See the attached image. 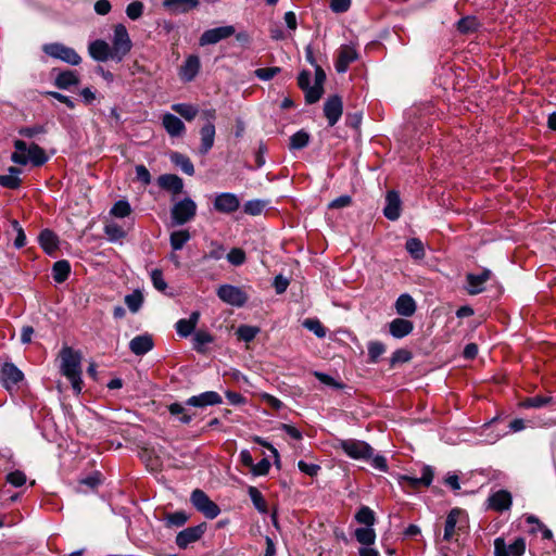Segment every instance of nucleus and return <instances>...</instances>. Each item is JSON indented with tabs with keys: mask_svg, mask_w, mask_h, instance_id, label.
Returning a JSON list of instances; mask_svg holds the SVG:
<instances>
[{
	"mask_svg": "<svg viewBox=\"0 0 556 556\" xmlns=\"http://www.w3.org/2000/svg\"><path fill=\"white\" fill-rule=\"evenodd\" d=\"M61 371L71 381L73 390L79 394L83 388L80 354L72 348L61 350Z\"/></svg>",
	"mask_w": 556,
	"mask_h": 556,
	"instance_id": "1",
	"label": "nucleus"
},
{
	"mask_svg": "<svg viewBox=\"0 0 556 556\" xmlns=\"http://www.w3.org/2000/svg\"><path fill=\"white\" fill-rule=\"evenodd\" d=\"M131 48L132 42L125 25H115L111 48L113 52L112 60L116 62L123 61V59L130 52Z\"/></svg>",
	"mask_w": 556,
	"mask_h": 556,
	"instance_id": "2",
	"label": "nucleus"
},
{
	"mask_svg": "<svg viewBox=\"0 0 556 556\" xmlns=\"http://www.w3.org/2000/svg\"><path fill=\"white\" fill-rule=\"evenodd\" d=\"M197 203L189 197L174 203L170 208L172 223L181 226L192 220L197 215Z\"/></svg>",
	"mask_w": 556,
	"mask_h": 556,
	"instance_id": "3",
	"label": "nucleus"
},
{
	"mask_svg": "<svg viewBox=\"0 0 556 556\" xmlns=\"http://www.w3.org/2000/svg\"><path fill=\"white\" fill-rule=\"evenodd\" d=\"M42 51L48 56L71 65H79L81 63L80 55L73 48L61 42L45 43L42 46Z\"/></svg>",
	"mask_w": 556,
	"mask_h": 556,
	"instance_id": "4",
	"label": "nucleus"
},
{
	"mask_svg": "<svg viewBox=\"0 0 556 556\" xmlns=\"http://www.w3.org/2000/svg\"><path fill=\"white\" fill-rule=\"evenodd\" d=\"M339 446L353 459L369 460L374 454V448L368 443L361 440H340Z\"/></svg>",
	"mask_w": 556,
	"mask_h": 556,
	"instance_id": "5",
	"label": "nucleus"
},
{
	"mask_svg": "<svg viewBox=\"0 0 556 556\" xmlns=\"http://www.w3.org/2000/svg\"><path fill=\"white\" fill-rule=\"evenodd\" d=\"M190 501L194 508L202 513L206 518L214 519L216 518L220 509L216 503H214L204 491L200 489H195L192 491Z\"/></svg>",
	"mask_w": 556,
	"mask_h": 556,
	"instance_id": "6",
	"label": "nucleus"
},
{
	"mask_svg": "<svg viewBox=\"0 0 556 556\" xmlns=\"http://www.w3.org/2000/svg\"><path fill=\"white\" fill-rule=\"evenodd\" d=\"M217 296L223 302L237 307L243 306L248 300L247 294L239 287L231 285H222L217 289Z\"/></svg>",
	"mask_w": 556,
	"mask_h": 556,
	"instance_id": "7",
	"label": "nucleus"
},
{
	"mask_svg": "<svg viewBox=\"0 0 556 556\" xmlns=\"http://www.w3.org/2000/svg\"><path fill=\"white\" fill-rule=\"evenodd\" d=\"M213 207L222 214H232L240 207V199L231 192L217 193L213 201Z\"/></svg>",
	"mask_w": 556,
	"mask_h": 556,
	"instance_id": "8",
	"label": "nucleus"
},
{
	"mask_svg": "<svg viewBox=\"0 0 556 556\" xmlns=\"http://www.w3.org/2000/svg\"><path fill=\"white\" fill-rule=\"evenodd\" d=\"M206 531V523L188 527L176 535V544L179 548H187L191 543L199 541Z\"/></svg>",
	"mask_w": 556,
	"mask_h": 556,
	"instance_id": "9",
	"label": "nucleus"
},
{
	"mask_svg": "<svg viewBox=\"0 0 556 556\" xmlns=\"http://www.w3.org/2000/svg\"><path fill=\"white\" fill-rule=\"evenodd\" d=\"M434 471L433 468L429 465H425L421 469V477H410V476H401L400 483L403 488L418 489L419 486L428 488L433 480Z\"/></svg>",
	"mask_w": 556,
	"mask_h": 556,
	"instance_id": "10",
	"label": "nucleus"
},
{
	"mask_svg": "<svg viewBox=\"0 0 556 556\" xmlns=\"http://www.w3.org/2000/svg\"><path fill=\"white\" fill-rule=\"evenodd\" d=\"M236 29L231 25L220 26L212 29L205 30L200 37V45H215L223 39L229 38L235 35Z\"/></svg>",
	"mask_w": 556,
	"mask_h": 556,
	"instance_id": "11",
	"label": "nucleus"
},
{
	"mask_svg": "<svg viewBox=\"0 0 556 556\" xmlns=\"http://www.w3.org/2000/svg\"><path fill=\"white\" fill-rule=\"evenodd\" d=\"M343 113L342 99L334 94L329 97L324 104V114L330 127L334 126Z\"/></svg>",
	"mask_w": 556,
	"mask_h": 556,
	"instance_id": "12",
	"label": "nucleus"
},
{
	"mask_svg": "<svg viewBox=\"0 0 556 556\" xmlns=\"http://www.w3.org/2000/svg\"><path fill=\"white\" fill-rule=\"evenodd\" d=\"M24 379V374L13 363L7 362L1 367V380L7 390H11Z\"/></svg>",
	"mask_w": 556,
	"mask_h": 556,
	"instance_id": "13",
	"label": "nucleus"
},
{
	"mask_svg": "<svg viewBox=\"0 0 556 556\" xmlns=\"http://www.w3.org/2000/svg\"><path fill=\"white\" fill-rule=\"evenodd\" d=\"M358 54L353 46L343 45L338 50V55L336 60V70L338 73H345L349 68V65L356 61Z\"/></svg>",
	"mask_w": 556,
	"mask_h": 556,
	"instance_id": "14",
	"label": "nucleus"
},
{
	"mask_svg": "<svg viewBox=\"0 0 556 556\" xmlns=\"http://www.w3.org/2000/svg\"><path fill=\"white\" fill-rule=\"evenodd\" d=\"M491 278V270L483 269L479 274H468L466 276V290L469 294H479L484 290L485 282Z\"/></svg>",
	"mask_w": 556,
	"mask_h": 556,
	"instance_id": "15",
	"label": "nucleus"
},
{
	"mask_svg": "<svg viewBox=\"0 0 556 556\" xmlns=\"http://www.w3.org/2000/svg\"><path fill=\"white\" fill-rule=\"evenodd\" d=\"M223 402L222 396L215 391H206L199 395H193L186 401V405L193 407H206L218 405Z\"/></svg>",
	"mask_w": 556,
	"mask_h": 556,
	"instance_id": "16",
	"label": "nucleus"
},
{
	"mask_svg": "<svg viewBox=\"0 0 556 556\" xmlns=\"http://www.w3.org/2000/svg\"><path fill=\"white\" fill-rule=\"evenodd\" d=\"M157 185L161 189L172 192L174 198L180 194L184 189V180L175 174L159 176Z\"/></svg>",
	"mask_w": 556,
	"mask_h": 556,
	"instance_id": "17",
	"label": "nucleus"
},
{
	"mask_svg": "<svg viewBox=\"0 0 556 556\" xmlns=\"http://www.w3.org/2000/svg\"><path fill=\"white\" fill-rule=\"evenodd\" d=\"M401 204L402 202L400 199V194L394 190L388 191L386 195V206L383 208V215L389 220L399 219L401 215Z\"/></svg>",
	"mask_w": 556,
	"mask_h": 556,
	"instance_id": "18",
	"label": "nucleus"
},
{
	"mask_svg": "<svg viewBox=\"0 0 556 556\" xmlns=\"http://www.w3.org/2000/svg\"><path fill=\"white\" fill-rule=\"evenodd\" d=\"M315 83L312 89L307 92V103L313 104L319 101L324 93V83L326 80V73L320 65H315Z\"/></svg>",
	"mask_w": 556,
	"mask_h": 556,
	"instance_id": "19",
	"label": "nucleus"
},
{
	"mask_svg": "<svg viewBox=\"0 0 556 556\" xmlns=\"http://www.w3.org/2000/svg\"><path fill=\"white\" fill-rule=\"evenodd\" d=\"M466 517L465 510L455 507L450 510L446 516L445 525H444V541H451L453 535L456 533V527L460 522V518Z\"/></svg>",
	"mask_w": 556,
	"mask_h": 556,
	"instance_id": "20",
	"label": "nucleus"
},
{
	"mask_svg": "<svg viewBox=\"0 0 556 556\" xmlns=\"http://www.w3.org/2000/svg\"><path fill=\"white\" fill-rule=\"evenodd\" d=\"M88 51L90 56L98 62H105L110 59L112 60V49L104 40L97 39L90 42Z\"/></svg>",
	"mask_w": 556,
	"mask_h": 556,
	"instance_id": "21",
	"label": "nucleus"
},
{
	"mask_svg": "<svg viewBox=\"0 0 556 556\" xmlns=\"http://www.w3.org/2000/svg\"><path fill=\"white\" fill-rule=\"evenodd\" d=\"M201 67L200 59L198 55H189L179 70L181 80L186 83L192 81L198 75Z\"/></svg>",
	"mask_w": 556,
	"mask_h": 556,
	"instance_id": "22",
	"label": "nucleus"
},
{
	"mask_svg": "<svg viewBox=\"0 0 556 556\" xmlns=\"http://www.w3.org/2000/svg\"><path fill=\"white\" fill-rule=\"evenodd\" d=\"M154 346L152 336L149 333L132 338L129 342V350L137 356H142L150 352Z\"/></svg>",
	"mask_w": 556,
	"mask_h": 556,
	"instance_id": "23",
	"label": "nucleus"
},
{
	"mask_svg": "<svg viewBox=\"0 0 556 556\" xmlns=\"http://www.w3.org/2000/svg\"><path fill=\"white\" fill-rule=\"evenodd\" d=\"M488 506L495 511L509 509L511 506V494L506 490L496 491L489 496Z\"/></svg>",
	"mask_w": 556,
	"mask_h": 556,
	"instance_id": "24",
	"label": "nucleus"
},
{
	"mask_svg": "<svg viewBox=\"0 0 556 556\" xmlns=\"http://www.w3.org/2000/svg\"><path fill=\"white\" fill-rule=\"evenodd\" d=\"M162 125L170 137H180L186 131L184 122L172 113H165L163 115Z\"/></svg>",
	"mask_w": 556,
	"mask_h": 556,
	"instance_id": "25",
	"label": "nucleus"
},
{
	"mask_svg": "<svg viewBox=\"0 0 556 556\" xmlns=\"http://www.w3.org/2000/svg\"><path fill=\"white\" fill-rule=\"evenodd\" d=\"M414 329V324L405 318H395L389 324L390 334L396 339L408 336Z\"/></svg>",
	"mask_w": 556,
	"mask_h": 556,
	"instance_id": "26",
	"label": "nucleus"
},
{
	"mask_svg": "<svg viewBox=\"0 0 556 556\" xmlns=\"http://www.w3.org/2000/svg\"><path fill=\"white\" fill-rule=\"evenodd\" d=\"M200 136H201V146L199 148V152L202 155H205L208 153V151L214 146V139H215V126L213 123H206L201 129H200Z\"/></svg>",
	"mask_w": 556,
	"mask_h": 556,
	"instance_id": "27",
	"label": "nucleus"
},
{
	"mask_svg": "<svg viewBox=\"0 0 556 556\" xmlns=\"http://www.w3.org/2000/svg\"><path fill=\"white\" fill-rule=\"evenodd\" d=\"M200 319L199 312H192L189 318L179 319L176 323V331L180 337L187 338L189 337L195 329L198 321Z\"/></svg>",
	"mask_w": 556,
	"mask_h": 556,
	"instance_id": "28",
	"label": "nucleus"
},
{
	"mask_svg": "<svg viewBox=\"0 0 556 556\" xmlns=\"http://www.w3.org/2000/svg\"><path fill=\"white\" fill-rule=\"evenodd\" d=\"M199 0H164L163 7L174 14L187 13L197 8Z\"/></svg>",
	"mask_w": 556,
	"mask_h": 556,
	"instance_id": "29",
	"label": "nucleus"
},
{
	"mask_svg": "<svg viewBox=\"0 0 556 556\" xmlns=\"http://www.w3.org/2000/svg\"><path fill=\"white\" fill-rule=\"evenodd\" d=\"M416 302L407 293L401 294L395 302L396 313L404 317H410L416 312Z\"/></svg>",
	"mask_w": 556,
	"mask_h": 556,
	"instance_id": "30",
	"label": "nucleus"
},
{
	"mask_svg": "<svg viewBox=\"0 0 556 556\" xmlns=\"http://www.w3.org/2000/svg\"><path fill=\"white\" fill-rule=\"evenodd\" d=\"M79 84L78 75L74 71H62L60 72L54 80V85L59 89L67 90L73 86H77Z\"/></svg>",
	"mask_w": 556,
	"mask_h": 556,
	"instance_id": "31",
	"label": "nucleus"
},
{
	"mask_svg": "<svg viewBox=\"0 0 556 556\" xmlns=\"http://www.w3.org/2000/svg\"><path fill=\"white\" fill-rule=\"evenodd\" d=\"M39 243L47 253L52 254L58 249V236L53 231L45 229L39 235Z\"/></svg>",
	"mask_w": 556,
	"mask_h": 556,
	"instance_id": "32",
	"label": "nucleus"
},
{
	"mask_svg": "<svg viewBox=\"0 0 556 556\" xmlns=\"http://www.w3.org/2000/svg\"><path fill=\"white\" fill-rule=\"evenodd\" d=\"M27 159L34 166H41L48 161L45 150L36 143L27 146Z\"/></svg>",
	"mask_w": 556,
	"mask_h": 556,
	"instance_id": "33",
	"label": "nucleus"
},
{
	"mask_svg": "<svg viewBox=\"0 0 556 556\" xmlns=\"http://www.w3.org/2000/svg\"><path fill=\"white\" fill-rule=\"evenodd\" d=\"M170 162L179 167L185 174L192 176L194 174V166L191 162V160L179 152H173L169 155Z\"/></svg>",
	"mask_w": 556,
	"mask_h": 556,
	"instance_id": "34",
	"label": "nucleus"
},
{
	"mask_svg": "<svg viewBox=\"0 0 556 556\" xmlns=\"http://www.w3.org/2000/svg\"><path fill=\"white\" fill-rule=\"evenodd\" d=\"M21 169L17 167H10L9 173L0 175V186L8 189H17L21 186V178L18 177Z\"/></svg>",
	"mask_w": 556,
	"mask_h": 556,
	"instance_id": "35",
	"label": "nucleus"
},
{
	"mask_svg": "<svg viewBox=\"0 0 556 556\" xmlns=\"http://www.w3.org/2000/svg\"><path fill=\"white\" fill-rule=\"evenodd\" d=\"M71 274V265L68 261L61 260L53 264L52 266V277L55 282L62 283L64 282Z\"/></svg>",
	"mask_w": 556,
	"mask_h": 556,
	"instance_id": "36",
	"label": "nucleus"
},
{
	"mask_svg": "<svg viewBox=\"0 0 556 556\" xmlns=\"http://www.w3.org/2000/svg\"><path fill=\"white\" fill-rule=\"evenodd\" d=\"M355 539L363 546H371L376 541V532L372 527H364L355 530Z\"/></svg>",
	"mask_w": 556,
	"mask_h": 556,
	"instance_id": "37",
	"label": "nucleus"
},
{
	"mask_svg": "<svg viewBox=\"0 0 556 556\" xmlns=\"http://www.w3.org/2000/svg\"><path fill=\"white\" fill-rule=\"evenodd\" d=\"M172 110L188 122L194 119L199 113L198 106L190 103H175L172 105Z\"/></svg>",
	"mask_w": 556,
	"mask_h": 556,
	"instance_id": "38",
	"label": "nucleus"
},
{
	"mask_svg": "<svg viewBox=\"0 0 556 556\" xmlns=\"http://www.w3.org/2000/svg\"><path fill=\"white\" fill-rule=\"evenodd\" d=\"M189 519V516L182 511L178 510L175 513H167L165 514L163 521L167 528H178L182 527Z\"/></svg>",
	"mask_w": 556,
	"mask_h": 556,
	"instance_id": "39",
	"label": "nucleus"
},
{
	"mask_svg": "<svg viewBox=\"0 0 556 556\" xmlns=\"http://www.w3.org/2000/svg\"><path fill=\"white\" fill-rule=\"evenodd\" d=\"M406 251L414 260H422L425 257V247L420 239L410 238L405 243Z\"/></svg>",
	"mask_w": 556,
	"mask_h": 556,
	"instance_id": "40",
	"label": "nucleus"
},
{
	"mask_svg": "<svg viewBox=\"0 0 556 556\" xmlns=\"http://www.w3.org/2000/svg\"><path fill=\"white\" fill-rule=\"evenodd\" d=\"M193 349L199 353L206 352V345L213 342V337L206 331H197L192 338Z\"/></svg>",
	"mask_w": 556,
	"mask_h": 556,
	"instance_id": "41",
	"label": "nucleus"
},
{
	"mask_svg": "<svg viewBox=\"0 0 556 556\" xmlns=\"http://www.w3.org/2000/svg\"><path fill=\"white\" fill-rule=\"evenodd\" d=\"M15 152L12 154L11 160L15 164L26 165L28 163L27 159V143L23 140H16L14 142Z\"/></svg>",
	"mask_w": 556,
	"mask_h": 556,
	"instance_id": "42",
	"label": "nucleus"
},
{
	"mask_svg": "<svg viewBox=\"0 0 556 556\" xmlns=\"http://www.w3.org/2000/svg\"><path fill=\"white\" fill-rule=\"evenodd\" d=\"M355 520L365 527H372L376 522L375 513L368 506H362L355 514Z\"/></svg>",
	"mask_w": 556,
	"mask_h": 556,
	"instance_id": "43",
	"label": "nucleus"
},
{
	"mask_svg": "<svg viewBox=\"0 0 556 556\" xmlns=\"http://www.w3.org/2000/svg\"><path fill=\"white\" fill-rule=\"evenodd\" d=\"M190 233L188 230H177L170 233L169 242L174 251L181 250L189 241Z\"/></svg>",
	"mask_w": 556,
	"mask_h": 556,
	"instance_id": "44",
	"label": "nucleus"
},
{
	"mask_svg": "<svg viewBox=\"0 0 556 556\" xmlns=\"http://www.w3.org/2000/svg\"><path fill=\"white\" fill-rule=\"evenodd\" d=\"M248 493L254 507L262 514L267 513V503L261 491L255 486H250Z\"/></svg>",
	"mask_w": 556,
	"mask_h": 556,
	"instance_id": "45",
	"label": "nucleus"
},
{
	"mask_svg": "<svg viewBox=\"0 0 556 556\" xmlns=\"http://www.w3.org/2000/svg\"><path fill=\"white\" fill-rule=\"evenodd\" d=\"M170 415L176 416L182 424H190L192 415L188 413L187 408L180 403H173L168 406Z\"/></svg>",
	"mask_w": 556,
	"mask_h": 556,
	"instance_id": "46",
	"label": "nucleus"
},
{
	"mask_svg": "<svg viewBox=\"0 0 556 556\" xmlns=\"http://www.w3.org/2000/svg\"><path fill=\"white\" fill-rule=\"evenodd\" d=\"M309 142V135L305 130H299L290 137L289 148L291 150H300L305 148Z\"/></svg>",
	"mask_w": 556,
	"mask_h": 556,
	"instance_id": "47",
	"label": "nucleus"
},
{
	"mask_svg": "<svg viewBox=\"0 0 556 556\" xmlns=\"http://www.w3.org/2000/svg\"><path fill=\"white\" fill-rule=\"evenodd\" d=\"M104 233L111 242H116L125 238L126 232L122 226L116 223H109L104 226Z\"/></svg>",
	"mask_w": 556,
	"mask_h": 556,
	"instance_id": "48",
	"label": "nucleus"
},
{
	"mask_svg": "<svg viewBox=\"0 0 556 556\" xmlns=\"http://www.w3.org/2000/svg\"><path fill=\"white\" fill-rule=\"evenodd\" d=\"M267 202L263 200H250L243 205V212L251 216L260 215L265 208Z\"/></svg>",
	"mask_w": 556,
	"mask_h": 556,
	"instance_id": "49",
	"label": "nucleus"
},
{
	"mask_svg": "<svg viewBox=\"0 0 556 556\" xmlns=\"http://www.w3.org/2000/svg\"><path fill=\"white\" fill-rule=\"evenodd\" d=\"M367 350L370 363H377L379 357L386 352V346L380 341H370Z\"/></svg>",
	"mask_w": 556,
	"mask_h": 556,
	"instance_id": "50",
	"label": "nucleus"
},
{
	"mask_svg": "<svg viewBox=\"0 0 556 556\" xmlns=\"http://www.w3.org/2000/svg\"><path fill=\"white\" fill-rule=\"evenodd\" d=\"M131 213L130 204L125 200L117 201L111 208L110 214L118 217L124 218L128 216Z\"/></svg>",
	"mask_w": 556,
	"mask_h": 556,
	"instance_id": "51",
	"label": "nucleus"
},
{
	"mask_svg": "<svg viewBox=\"0 0 556 556\" xmlns=\"http://www.w3.org/2000/svg\"><path fill=\"white\" fill-rule=\"evenodd\" d=\"M143 302V296L139 291H135L125 296V303L130 312L136 313L139 311Z\"/></svg>",
	"mask_w": 556,
	"mask_h": 556,
	"instance_id": "52",
	"label": "nucleus"
},
{
	"mask_svg": "<svg viewBox=\"0 0 556 556\" xmlns=\"http://www.w3.org/2000/svg\"><path fill=\"white\" fill-rule=\"evenodd\" d=\"M303 326L314 332L318 338H324L326 336V329L318 319L307 318L303 321Z\"/></svg>",
	"mask_w": 556,
	"mask_h": 556,
	"instance_id": "53",
	"label": "nucleus"
},
{
	"mask_svg": "<svg viewBox=\"0 0 556 556\" xmlns=\"http://www.w3.org/2000/svg\"><path fill=\"white\" fill-rule=\"evenodd\" d=\"M478 25L479 24H478L476 17H473V16H466V17H463V18H460L458 21L457 29L460 33L468 34V33L475 31L478 28Z\"/></svg>",
	"mask_w": 556,
	"mask_h": 556,
	"instance_id": "54",
	"label": "nucleus"
},
{
	"mask_svg": "<svg viewBox=\"0 0 556 556\" xmlns=\"http://www.w3.org/2000/svg\"><path fill=\"white\" fill-rule=\"evenodd\" d=\"M258 333V328L248 325H242L238 328V338L244 342H251Z\"/></svg>",
	"mask_w": 556,
	"mask_h": 556,
	"instance_id": "55",
	"label": "nucleus"
},
{
	"mask_svg": "<svg viewBox=\"0 0 556 556\" xmlns=\"http://www.w3.org/2000/svg\"><path fill=\"white\" fill-rule=\"evenodd\" d=\"M552 401H553V399L551 396L535 395V396L528 397L527 400H525L522 405L528 408H530V407L540 408V407L546 406Z\"/></svg>",
	"mask_w": 556,
	"mask_h": 556,
	"instance_id": "56",
	"label": "nucleus"
},
{
	"mask_svg": "<svg viewBox=\"0 0 556 556\" xmlns=\"http://www.w3.org/2000/svg\"><path fill=\"white\" fill-rule=\"evenodd\" d=\"M227 261L233 266H240L244 264L247 256L245 252L240 248H233L226 255Z\"/></svg>",
	"mask_w": 556,
	"mask_h": 556,
	"instance_id": "57",
	"label": "nucleus"
},
{
	"mask_svg": "<svg viewBox=\"0 0 556 556\" xmlns=\"http://www.w3.org/2000/svg\"><path fill=\"white\" fill-rule=\"evenodd\" d=\"M281 72V68L278 66L273 67H262L254 71V75L264 81L273 79L277 74Z\"/></svg>",
	"mask_w": 556,
	"mask_h": 556,
	"instance_id": "58",
	"label": "nucleus"
},
{
	"mask_svg": "<svg viewBox=\"0 0 556 556\" xmlns=\"http://www.w3.org/2000/svg\"><path fill=\"white\" fill-rule=\"evenodd\" d=\"M225 252L226 249L223 244L218 242H212L210 251L204 254L203 258L218 261L224 257Z\"/></svg>",
	"mask_w": 556,
	"mask_h": 556,
	"instance_id": "59",
	"label": "nucleus"
},
{
	"mask_svg": "<svg viewBox=\"0 0 556 556\" xmlns=\"http://www.w3.org/2000/svg\"><path fill=\"white\" fill-rule=\"evenodd\" d=\"M46 132H47V128L45 125H34V126L22 127L18 129V134L26 138H34L37 135L46 134Z\"/></svg>",
	"mask_w": 556,
	"mask_h": 556,
	"instance_id": "60",
	"label": "nucleus"
},
{
	"mask_svg": "<svg viewBox=\"0 0 556 556\" xmlns=\"http://www.w3.org/2000/svg\"><path fill=\"white\" fill-rule=\"evenodd\" d=\"M143 3L140 2V1H132L131 3H129L126 8V14L127 16L132 20V21H136L138 20L142 13H143Z\"/></svg>",
	"mask_w": 556,
	"mask_h": 556,
	"instance_id": "61",
	"label": "nucleus"
},
{
	"mask_svg": "<svg viewBox=\"0 0 556 556\" xmlns=\"http://www.w3.org/2000/svg\"><path fill=\"white\" fill-rule=\"evenodd\" d=\"M151 280H152V283H153V287L159 290V291H165L166 288H167V283L163 277V273L161 269H153L151 271Z\"/></svg>",
	"mask_w": 556,
	"mask_h": 556,
	"instance_id": "62",
	"label": "nucleus"
},
{
	"mask_svg": "<svg viewBox=\"0 0 556 556\" xmlns=\"http://www.w3.org/2000/svg\"><path fill=\"white\" fill-rule=\"evenodd\" d=\"M412 352L406 349H397L393 352L391 356V365H395L397 363H406L412 359Z\"/></svg>",
	"mask_w": 556,
	"mask_h": 556,
	"instance_id": "63",
	"label": "nucleus"
},
{
	"mask_svg": "<svg viewBox=\"0 0 556 556\" xmlns=\"http://www.w3.org/2000/svg\"><path fill=\"white\" fill-rule=\"evenodd\" d=\"M526 551V541L522 538L516 539L508 545V553L510 556H521Z\"/></svg>",
	"mask_w": 556,
	"mask_h": 556,
	"instance_id": "64",
	"label": "nucleus"
}]
</instances>
